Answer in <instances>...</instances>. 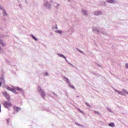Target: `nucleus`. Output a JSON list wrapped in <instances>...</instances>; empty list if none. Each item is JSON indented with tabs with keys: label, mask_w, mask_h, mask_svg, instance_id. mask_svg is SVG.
<instances>
[{
	"label": "nucleus",
	"mask_w": 128,
	"mask_h": 128,
	"mask_svg": "<svg viewBox=\"0 0 128 128\" xmlns=\"http://www.w3.org/2000/svg\"><path fill=\"white\" fill-rule=\"evenodd\" d=\"M5 98H6L8 100H10V95L8 94L6 96H5Z\"/></svg>",
	"instance_id": "nucleus-13"
},
{
	"label": "nucleus",
	"mask_w": 128,
	"mask_h": 128,
	"mask_svg": "<svg viewBox=\"0 0 128 128\" xmlns=\"http://www.w3.org/2000/svg\"><path fill=\"white\" fill-rule=\"evenodd\" d=\"M38 90L39 92H40L42 98H44L46 96V94L44 91L40 86H38Z\"/></svg>",
	"instance_id": "nucleus-2"
},
{
	"label": "nucleus",
	"mask_w": 128,
	"mask_h": 128,
	"mask_svg": "<svg viewBox=\"0 0 128 128\" xmlns=\"http://www.w3.org/2000/svg\"><path fill=\"white\" fill-rule=\"evenodd\" d=\"M0 10H2V7L0 6Z\"/></svg>",
	"instance_id": "nucleus-30"
},
{
	"label": "nucleus",
	"mask_w": 128,
	"mask_h": 128,
	"mask_svg": "<svg viewBox=\"0 0 128 128\" xmlns=\"http://www.w3.org/2000/svg\"><path fill=\"white\" fill-rule=\"evenodd\" d=\"M78 110L80 112H82V110H80L78 109Z\"/></svg>",
	"instance_id": "nucleus-24"
},
{
	"label": "nucleus",
	"mask_w": 128,
	"mask_h": 128,
	"mask_svg": "<svg viewBox=\"0 0 128 128\" xmlns=\"http://www.w3.org/2000/svg\"><path fill=\"white\" fill-rule=\"evenodd\" d=\"M109 126H112V128H114V123L111 122L108 124Z\"/></svg>",
	"instance_id": "nucleus-11"
},
{
	"label": "nucleus",
	"mask_w": 128,
	"mask_h": 128,
	"mask_svg": "<svg viewBox=\"0 0 128 128\" xmlns=\"http://www.w3.org/2000/svg\"><path fill=\"white\" fill-rule=\"evenodd\" d=\"M1 106H2L0 105V112H1V110H0Z\"/></svg>",
	"instance_id": "nucleus-27"
},
{
	"label": "nucleus",
	"mask_w": 128,
	"mask_h": 128,
	"mask_svg": "<svg viewBox=\"0 0 128 128\" xmlns=\"http://www.w3.org/2000/svg\"><path fill=\"white\" fill-rule=\"evenodd\" d=\"M0 44H1L3 46H6V44H4V41H2V40L0 39Z\"/></svg>",
	"instance_id": "nucleus-12"
},
{
	"label": "nucleus",
	"mask_w": 128,
	"mask_h": 128,
	"mask_svg": "<svg viewBox=\"0 0 128 128\" xmlns=\"http://www.w3.org/2000/svg\"><path fill=\"white\" fill-rule=\"evenodd\" d=\"M107 2H109V4H114L116 1L114 0H106Z\"/></svg>",
	"instance_id": "nucleus-5"
},
{
	"label": "nucleus",
	"mask_w": 128,
	"mask_h": 128,
	"mask_svg": "<svg viewBox=\"0 0 128 128\" xmlns=\"http://www.w3.org/2000/svg\"><path fill=\"white\" fill-rule=\"evenodd\" d=\"M95 112L96 114H98V112Z\"/></svg>",
	"instance_id": "nucleus-29"
},
{
	"label": "nucleus",
	"mask_w": 128,
	"mask_h": 128,
	"mask_svg": "<svg viewBox=\"0 0 128 128\" xmlns=\"http://www.w3.org/2000/svg\"><path fill=\"white\" fill-rule=\"evenodd\" d=\"M70 87L74 90V86L73 85H72V84L70 85Z\"/></svg>",
	"instance_id": "nucleus-18"
},
{
	"label": "nucleus",
	"mask_w": 128,
	"mask_h": 128,
	"mask_svg": "<svg viewBox=\"0 0 128 128\" xmlns=\"http://www.w3.org/2000/svg\"><path fill=\"white\" fill-rule=\"evenodd\" d=\"M94 14L95 16H99V14H102V12L98 11H96L94 12Z\"/></svg>",
	"instance_id": "nucleus-8"
},
{
	"label": "nucleus",
	"mask_w": 128,
	"mask_h": 128,
	"mask_svg": "<svg viewBox=\"0 0 128 128\" xmlns=\"http://www.w3.org/2000/svg\"><path fill=\"white\" fill-rule=\"evenodd\" d=\"M7 120V122H8H8H10V120Z\"/></svg>",
	"instance_id": "nucleus-28"
},
{
	"label": "nucleus",
	"mask_w": 128,
	"mask_h": 128,
	"mask_svg": "<svg viewBox=\"0 0 128 128\" xmlns=\"http://www.w3.org/2000/svg\"><path fill=\"white\" fill-rule=\"evenodd\" d=\"M78 110L80 112H82V110H80L78 109Z\"/></svg>",
	"instance_id": "nucleus-23"
},
{
	"label": "nucleus",
	"mask_w": 128,
	"mask_h": 128,
	"mask_svg": "<svg viewBox=\"0 0 128 128\" xmlns=\"http://www.w3.org/2000/svg\"><path fill=\"white\" fill-rule=\"evenodd\" d=\"M6 89L8 90H10V92H12V88H10V87H7L6 88Z\"/></svg>",
	"instance_id": "nucleus-14"
},
{
	"label": "nucleus",
	"mask_w": 128,
	"mask_h": 128,
	"mask_svg": "<svg viewBox=\"0 0 128 128\" xmlns=\"http://www.w3.org/2000/svg\"><path fill=\"white\" fill-rule=\"evenodd\" d=\"M3 106L6 108H8L10 106H12V104L10 102H4L3 103Z\"/></svg>",
	"instance_id": "nucleus-1"
},
{
	"label": "nucleus",
	"mask_w": 128,
	"mask_h": 128,
	"mask_svg": "<svg viewBox=\"0 0 128 128\" xmlns=\"http://www.w3.org/2000/svg\"><path fill=\"white\" fill-rule=\"evenodd\" d=\"M78 110L80 112H82V110H80L78 109Z\"/></svg>",
	"instance_id": "nucleus-25"
},
{
	"label": "nucleus",
	"mask_w": 128,
	"mask_h": 128,
	"mask_svg": "<svg viewBox=\"0 0 128 128\" xmlns=\"http://www.w3.org/2000/svg\"><path fill=\"white\" fill-rule=\"evenodd\" d=\"M78 126H80V124H78Z\"/></svg>",
	"instance_id": "nucleus-31"
},
{
	"label": "nucleus",
	"mask_w": 128,
	"mask_h": 128,
	"mask_svg": "<svg viewBox=\"0 0 128 128\" xmlns=\"http://www.w3.org/2000/svg\"><path fill=\"white\" fill-rule=\"evenodd\" d=\"M115 92H118V94H121V96H122V92H120V91H118V90H115Z\"/></svg>",
	"instance_id": "nucleus-10"
},
{
	"label": "nucleus",
	"mask_w": 128,
	"mask_h": 128,
	"mask_svg": "<svg viewBox=\"0 0 128 128\" xmlns=\"http://www.w3.org/2000/svg\"><path fill=\"white\" fill-rule=\"evenodd\" d=\"M16 90H18L19 92H22V90L18 87H16L12 89V92L14 94H18V92H16Z\"/></svg>",
	"instance_id": "nucleus-3"
},
{
	"label": "nucleus",
	"mask_w": 128,
	"mask_h": 128,
	"mask_svg": "<svg viewBox=\"0 0 128 128\" xmlns=\"http://www.w3.org/2000/svg\"><path fill=\"white\" fill-rule=\"evenodd\" d=\"M14 110L15 112H20V108H18V107H16V106H14Z\"/></svg>",
	"instance_id": "nucleus-4"
},
{
	"label": "nucleus",
	"mask_w": 128,
	"mask_h": 128,
	"mask_svg": "<svg viewBox=\"0 0 128 128\" xmlns=\"http://www.w3.org/2000/svg\"><path fill=\"white\" fill-rule=\"evenodd\" d=\"M32 36L34 40H38V39H36V37H34V36L32 35Z\"/></svg>",
	"instance_id": "nucleus-17"
},
{
	"label": "nucleus",
	"mask_w": 128,
	"mask_h": 128,
	"mask_svg": "<svg viewBox=\"0 0 128 128\" xmlns=\"http://www.w3.org/2000/svg\"><path fill=\"white\" fill-rule=\"evenodd\" d=\"M126 68H128V64H126Z\"/></svg>",
	"instance_id": "nucleus-22"
},
{
	"label": "nucleus",
	"mask_w": 128,
	"mask_h": 128,
	"mask_svg": "<svg viewBox=\"0 0 128 128\" xmlns=\"http://www.w3.org/2000/svg\"><path fill=\"white\" fill-rule=\"evenodd\" d=\"M82 12H83L84 14H85L86 16V14H88V12H86V10H83Z\"/></svg>",
	"instance_id": "nucleus-15"
},
{
	"label": "nucleus",
	"mask_w": 128,
	"mask_h": 128,
	"mask_svg": "<svg viewBox=\"0 0 128 128\" xmlns=\"http://www.w3.org/2000/svg\"><path fill=\"white\" fill-rule=\"evenodd\" d=\"M2 86V82H0V87Z\"/></svg>",
	"instance_id": "nucleus-26"
},
{
	"label": "nucleus",
	"mask_w": 128,
	"mask_h": 128,
	"mask_svg": "<svg viewBox=\"0 0 128 128\" xmlns=\"http://www.w3.org/2000/svg\"><path fill=\"white\" fill-rule=\"evenodd\" d=\"M2 14L4 16H8V13H6V10H4V9H2Z\"/></svg>",
	"instance_id": "nucleus-6"
},
{
	"label": "nucleus",
	"mask_w": 128,
	"mask_h": 128,
	"mask_svg": "<svg viewBox=\"0 0 128 128\" xmlns=\"http://www.w3.org/2000/svg\"><path fill=\"white\" fill-rule=\"evenodd\" d=\"M122 91L123 92H125V94H128V91H126V90L125 89H122Z\"/></svg>",
	"instance_id": "nucleus-16"
},
{
	"label": "nucleus",
	"mask_w": 128,
	"mask_h": 128,
	"mask_svg": "<svg viewBox=\"0 0 128 128\" xmlns=\"http://www.w3.org/2000/svg\"><path fill=\"white\" fill-rule=\"evenodd\" d=\"M58 56H60V58H64V60H66V56H64V54H58Z\"/></svg>",
	"instance_id": "nucleus-7"
},
{
	"label": "nucleus",
	"mask_w": 128,
	"mask_h": 128,
	"mask_svg": "<svg viewBox=\"0 0 128 128\" xmlns=\"http://www.w3.org/2000/svg\"><path fill=\"white\" fill-rule=\"evenodd\" d=\"M86 104L87 106H88L89 108H92V106H90V104H88V103L86 102Z\"/></svg>",
	"instance_id": "nucleus-19"
},
{
	"label": "nucleus",
	"mask_w": 128,
	"mask_h": 128,
	"mask_svg": "<svg viewBox=\"0 0 128 128\" xmlns=\"http://www.w3.org/2000/svg\"><path fill=\"white\" fill-rule=\"evenodd\" d=\"M56 32H58V34H62V32L60 30H58L56 31Z\"/></svg>",
	"instance_id": "nucleus-20"
},
{
	"label": "nucleus",
	"mask_w": 128,
	"mask_h": 128,
	"mask_svg": "<svg viewBox=\"0 0 128 128\" xmlns=\"http://www.w3.org/2000/svg\"><path fill=\"white\" fill-rule=\"evenodd\" d=\"M66 80H67V82H70V81L68 80V78H65Z\"/></svg>",
	"instance_id": "nucleus-21"
},
{
	"label": "nucleus",
	"mask_w": 128,
	"mask_h": 128,
	"mask_svg": "<svg viewBox=\"0 0 128 128\" xmlns=\"http://www.w3.org/2000/svg\"><path fill=\"white\" fill-rule=\"evenodd\" d=\"M2 95L4 96H8V92H2Z\"/></svg>",
	"instance_id": "nucleus-9"
}]
</instances>
